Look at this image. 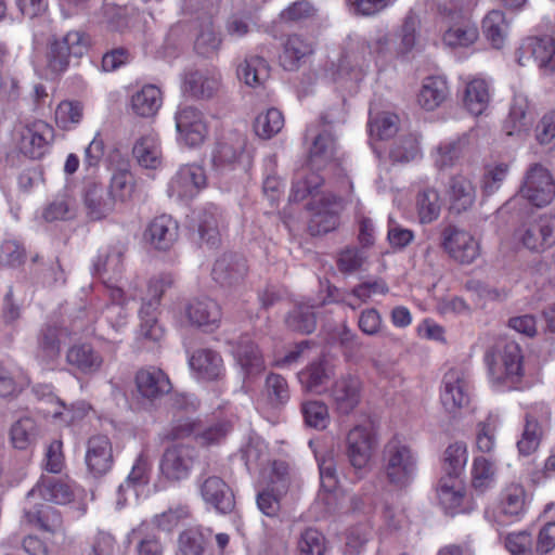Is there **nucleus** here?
Returning <instances> with one entry per match:
<instances>
[{"instance_id": "obj_16", "label": "nucleus", "mask_w": 555, "mask_h": 555, "mask_svg": "<svg viewBox=\"0 0 555 555\" xmlns=\"http://www.w3.org/2000/svg\"><path fill=\"white\" fill-rule=\"evenodd\" d=\"M441 402L452 413L469 402L468 379L461 369H450L443 376Z\"/></svg>"}, {"instance_id": "obj_4", "label": "nucleus", "mask_w": 555, "mask_h": 555, "mask_svg": "<svg viewBox=\"0 0 555 555\" xmlns=\"http://www.w3.org/2000/svg\"><path fill=\"white\" fill-rule=\"evenodd\" d=\"M308 209L311 211L308 223L311 235L325 234L337 228L343 199L331 193H322L308 204Z\"/></svg>"}, {"instance_id": "obj_12", "label": "nucleus", "mask_w": 555, "mask_h": 555, "mask_svg": "<svg viewBox=\"0 0 555 555\" xmlns=\"http://www.w3.org/2000/svg\"><path fill=\"white\" fill-rule=\"evenodd\" d=\"M328 391L335 411L348 415L361 401L362 383L356 375H341L332 384Z\"/></svg>"}, {"instance_id": "obj_57", "label": "nucleus", "mask_w": 555, "mask_h": 555, "mask_svg": "<svg viewBox=\"0 0 555 555\" xmlns=\"http://www.w3.org/2000/svg\"><path fill=\"white\" fill-rule=\"evenodd\" d=\"M83 105L78 101L64 100L55 109V122L63 130H72L82 119Z\"/></svg>"}, {"instance_id": "obj_17", "label": "nucleus", "mask_w": 555, "mask_h": 555, "mask_svg": "<svg viewBox=\"0 0 555 555\" xmlns=\"http://www.w3.org/2000/svg\"><path fill=\"white\" fill-rule=\"evenodd\" d=\"M143 237L152 248L167 251L178 241L179 224L171 216L163 214L147 224Z\"/></svg>"}, {"instance_id": "obj_61", "label": "nucleus", "mask_w": 555, "mask_h": 555, "mask_svg": "<svg viewBox=\"0 0 555 555\" xmlns=\"http://www.w3.org/2000/svg\"><path fill=\"white\" fill-rule=\"evenodd\" d=\"M24 380L25 377L18 367L0 363V398L16 395Z\"/></svg>"}, {"instance_id": "obj_53", "label": "nucleus", "mask_w": 555, "mask_h": 555, "mask_svg": "<svg viewBox=\"0 0 555 555\" xmlns=\"http://www.w3.org/2000/svg\"><path fill=\"white\" fill-rule=\"evenodd\" d=\"M301 414L308 427L323 430L330 424L328 406L320 400H307L301 403Z\"/></svg>"}, {"instance_id": "obj_30", "label": "nucleus", "mask_w": 555, "mask_h": 555, "mask_svg": "<svg viewBox=\"0 0 555 555\" xmlns=\"http://www.w3.org/2000/svg\"><path fill=\"white\" fill-rule=\"evenodd\" d=\"M37 496L42 498L47 502L55 504H67L74 499L72 487L54 478L38 482L26 495V503L31 504Z\"/></svg>"}, {"instance_id": "obj_45", "label": "nucleus", "mask_w": 555, "mask_h": 555, "mask_svg": "<svg viewBox=\"0 0 555 555\" xmlns=\"http://www.w3.org/2000/svg\"><path fill=\"white\" fill-rule=\"evenodd\" d=\"M126 246L121 243L109 246L106 250L100 253L94 262V270L98 274H108L109 279L118 276L124 269L122 260Z\"/></svg>"}, {"instance_id": "obj_28", "label": "nucleus", "mask_w": 555, "mask_h": 555, "mask_svg": "<svg viewBox=\"0 0 555 555\" xmlns=\"http://www.w3.org/2000/svg\"><path fill=\"white\" fill-rule=\"evenodd\" d=\"M479 38L478 26L466 16H459L444 30L442 41L450 48H469Z\"/></svg>"}, {"instance_id": "obj_13", "label": "nucleus", "mask_w": 555, "mask_h": 555, "mask_svg": "<svg viewBox=\"0 0 555 555\" xmlns=\"http://www.w3.org/2000/svg\"><path fill=\"white\" fill-rule=\"evenodd\" d=\"M335 138L324 130L313 135L308 151L307 165L310 170H333L339 164Z\"/></svg>"}, {"instance_id": "obj_52", "label": "nucleus", "mask_w": 555, "mask_h": 555, "mask_svg": "<svg viewBox=\"0 0 555 555\" xmlns=\"http://www.w3.org/2000/svg\"><path fill=\"white\" fill-rule=\"evenodd\" d=\"M286 326L302 334H310L314 331L317 320L312 307L308 305H297L289 311L285 318Z\"/></svg>"}, {"instance_id": "obj_25", "label": "nucleus", "mask_w": 555, "mask_h": 555, "mask_svg": "<svg viewBox=\"0 0 555 555\" xmlns=\"http://www.w3.org/2000/svg\"><path fill=\"white\" fill-rule=\"evenodd\" d=\"M189 365L202 380H218L223 376L224 366L221 356L210 349H198L189 359Z\"/></svg>"}, {"instance_id": "obj_43", "label": "nucleus", "mask_w": 555, "mask_h": 555, "mask_svg": "<svg viewBox=\"0 0 555 555\" xmlns=\"http://www.w3.org/2000/svg\"><path fill=\"white\" fill-rule=\"evenodd\" d=\"M211 535L208 528L194 527L182 531L178 538L180 555H205L206 545Z\"/></svg>"}, {"instance_id": "obj_19", "label": "nucleus", "mask_w": 555, "mask_h": 555, "mask_svg": "<svg viewBox=\"0 0 555 555\" xmlns=\"http://www.w3.org/2000/svg\"><path fill=\"white\" fill-rule=\"evenodd\" d=\"M113 447L105 435H95L88 439L86 450V464L94 477L107 474L113 466Z\"/></svg>"}, {"instance_id": "obj_24", "label": "nucleus", "mask_w": 555, "mask_h": 555, "mask_svg": "<svg viewBox=\"0 0 555 555\" xmlns=\"http://www.w3.org/2000/svg\"><path fill=\"white\" fill-rule=\"evenodd\" d=\"M83 206L90 220H101L114 210L115 202L106 186L92 182L86 186Z\"/></svg>"}, {"instance_id": "obj_51", "label": "nucleus", "mask_w": 555, "mask_h": 555, "mask_svg": "<svg viewBox=\"0 0 555 555\" xmlns=\"http://www.w3.org/2000/svg\"><path fill=\"white\" fill-rule=\"evenodd\" d=\"M526 491L519 483H511L501 494V512L506 516L517 517L525 511Z\"/></svg>"}, {"instance_id": "obj_39", "label": "nucleus", "mask_w": 555, "mask_h": 555, "mask_svg": "<svg viewBox=\"0 0 555 555\" xmlns=\"http://www.w3.org/2000/svg\"><path fill=\"white\" fill-rule=\"evenodd\" d=\"M270 76L268 62L259 55H250L237 66V77L245 85L257 88L264 83Z\"/></svg>"}, {"instance_id": "obj_32", "label": "nucleus", "mask_w": 555, "mask_h": 555, "mask_svg": "<svg viewBox=\"0 0 555 555\" xmlns=\"http://www.w3.org/2000/svg\"><path fill=\"white\" fill-rule=\"evenodd\" d=\"M212 168L220 171H236L250 169V157L238 153L228 143H218L211 154Z\"/></svg>"}, {"instance_id": "obj_54", "label": "nucleus", "mask_w": 555, "mask_h": 555, "mask_svg": "<svg viewBox=\"0 0 555 555\" xmlns=\"http://www.w3.org/2000/svg\"><path fill=\"white\" fill-rule=\"evenodd\" d=\"M77 212L76 201L66 194L59 195L51 202L42 212L46 221L52 222L57 220H70L75 218Z\"/></svg>"}, {"instance_id": "obj_8", "label": "nucleus", "mask_w": 555, "mask_h": 555, "mask_svg": "<svg viewBox=\"0 0 555 555\" xmlns=\"http://www.w3.org/2000/svg\"><path fill=\"white\" fill-rule=\"evenodd\" d=\"M441 245L451 258L472 263L479 256V243L464 229L447 225L441 232Z\"/></svg>"}, {"instance_id": "obj_56", "label": "nucleus", "mask_w": 555, "mask_h": 555, "mask_svg": "<svg viewBox=\"0 0 555 555\" xmlns=\"http://www.w3.org/2000/svg\"><path fill=\"white\" fill-rule=\"evenodd\" d=\"M254 127L259 137L270 139L283 129L284 116L282 112L275 107L268 108L256 117Z\"/></svg>"}, {"instance_id": "obj_58", "label": "nucleus", "mask_w": 555, "mask_h": 555, "mask_svg": "<svg viewBox=\"0 0 555 555\" xmlns=\"http://www.w3.org/2000/svg\"><path fill=\"white\" fill-rule=\"evenodd\" d=\"M10 435L14 448L25 450L37 439L38 427L35 420L25 416L12 425Z\"/></svg>"}, {"instance_id": "obj_2", "label": "nucleus", "mask_w": 555, "mask_h": 555, "mask_svg": "<svg viewBox=\"0 0 555 555\" xmlns=\"http://www.w3.org/2000/svg\"><path fill=\"white\" fill-rule=\"evenodd\" d=\"M90 47L91 39L85 31L69 30L64 35H54L48 41V66L53 73H64L72 61L82 57Z\"/></svg>"}, {"instance_id": "obj_37", "label": "nucleus", "mask_w": 555, "mask_h": 555, "mask_svg": "<svg viewBox=\"0 0 555 555\" xmlns=\"http://www.w3.org/2000/svg\"><path fill=\"white\" fill-rule=\"evenodd\" d=\"M490 100V86L485 79L475 78L466 85L463 103L472 115H481L488 108Z\"/></svg>"}, {"instance_id": "obj_35", "label": "nucleus", "mask_w": 555, "mask_h": 555, "mask_svg": "<svg viewBox=\"0 0 555 555\" xmlns=\"http://www.w3.org/2000/svg\"><path fill=\"white\" fill-rule=\"evenodd\" d=\"M529 107L530 104L527 96L522 94L514 96L509 114L504 124V129L508 135H521L529 131L531 126Z\"/></svg>"}, {"instance_id": "obj_6", "label": "nucleus", "mask_w": 555, "mask_h": 555, "mask_svg": "<svg viewBox=\"0 0 555 555\" xmlns=\"http://www.w3.org/2000/svg\"><path fill=\"white\" fill-rule=\"evenodd\" d=\"M376 444L377 441L371 425H357L351 428L345 440V454L350 465L356 470L365 469Z\"/></svg>"}, {"instance_id": "obj_15", "label": "nucleus", "mask_w": 555, "mask_h": 555, "mask_svg": "<svg viewBox=\"0 0 555 555\" xmlns=\"http://www.w3.org/2000/svg\"><path fill=\"white\" fill-rule=\"evenodd\" d=\"M54 139V129L42 120H37L22 131L20 149L29 158L42 157Z\"/></svg>"}, {"instance_id": "obj_36", "label": "nucleus", "mask_w": 555, "mask_h": 555, "mask_svg": "<svg viewBox=\"0 0 555 555\" xmlns=\"http://www.w3.org/2000/svg\"><path fill=\"white\" fill-rule=\"evenodd\" d=\"M28 505L29 507L25 506L24 512L29 522L36 524L40 529L51 533L62 530V516L56 508L38 504L35 500Z\"/></svg>"}, {"instance_id": "obj_44", "label": "nucleus", "mask_w": 555, "mask_h": 555, "mask_svg": "<svg viewBox=\"0 0 555 555\" xmlns=\"http://www.w3.org/2000/svg\"><path fill=\"white\" fill-rule=\"evenodd\" d=\"M449 195L451 208L461 212L473 205L476 191L467 176H453L450 180Z\"/></svg>"}, {"instance_id": "obj_11", "label": "nucleus", "mask_w": 555, "mask_h": 555, "mask_svg": "<svg viewBox=\"0 0 555 555\" xmlns=\"http://www.w3.org/2000/svg\"><path fill=\"white\" fill-rule=\"evenodd\" d=\"M221 214L212 204L194 209L189 216V229L197 233L198 240L214 247L220 242Z\"/></svg>"}, {"instance_id": "obj_5", "label": "nucleus", "mask_w": 555, "mask_h": 555, "mask_svg": "<svg viewBox=\"0 0 555 555\" xmlns=\"http://www.w3.org/2000/svg\"><path fill=\"white\" fill-rule=\"evenodd\" d=\"M197 457L196 450L183 443H173L164 450L159 462L162 475L169 481L186 479Z\"/></svg>"}, {"instance_id": "obj_38", "label": "nucleus", "mask_w": 555, "mask_h": 555, "mask_svg": "<svg viewBox=\"0 0 555 555\" xmlns=\"http://www.w3.org/2000/svg\"><path fill=\"white\" fill-rule=\"evenodd\" d=\"M159 306L158 301L145 297L139 311L141 325L139 336L145 341L153 344L159 343L164 337V330L156 319V310Z\"/></svg>"}, {"instance_id": "obj_48", "label": "nucleus", "mask_w": 555, "mask_h": 555, "mask_svg": "<svg viewBox=\"0 0 555 555\" xmlns=\"http://www.w3.org/2000/svg\"><path fill=\"white\" fill-rule=\"evenodd\" d=\"M482 30L493 48H502L508 31L505 14L499 10L490 11L482 21Z\"/></svg>"}, {"instance_id": "obj_10", "label": "nucleus", "mask_w": 555, "mask_h": 555, "mask_svg": "<svg viewBox=\"0 0 555 555\" xmlns=\"http://www.w3.org/2000/svg\"><path fill=\"white\" fill-rule=\"evenodd\" d=\"M179 140L193 147L202 144L207 134V126L203 113L192 106H180L175 115Z\"/></svg>"}, {"instance_id": "obj_20", "label": "nucleus", "mask_w": 555, "mask_h": 555, "mask_svg": "<svg viewBox=\"0 0 555 555\" xmlns=\"http://www.w3.org/2000/svg\"><path fill=\"white\" fill-rule=\"evenodd\" d=\"M246 260L236 254H224L219 257L212 268V279L222 287L238 286L247 273Z\"/></svg>"}, {"instance_id": "obj_21", "label": "nucleus", "mask_w": 555, "mask_h": 555, "mask_svg": "<svg viewBox=\"0 0 555 555\" xmlns=\"http://www.w3.org/2000/svg\"><path fill=\"white\" fill-rule=\"evenodd\" d=\"M313 53L314 46L312 41L300 35L292 34L283 42L279 62L285 70L296 72Z\"/></svg>"}, {"instance_id": "obj_29", "label": "nucleus", "mask_w": 555, "mask_h": 555, "mask_svg": "<svg viewBox=\"0 0 555 555\" xmlns=\"http://www.w3.org/2000/svg\"><path fill=\"white\" fill-rule=\"evenodd\" d=\"M520 193L537 207L548 205L555 195V182L552 176H526Z\"/></svg>"}, {"instance_id": "obj_26", "label": "nucleus", "mask_w": 555, "mask_h": 555, "mask_svg": "<svg viewBox=\"0 0 555 555\" xmlns=\"http://www.w3.org/2000/svg\"><path fill=\"white\" fill-rule=\"evenodd\" d=\"M221 77L208 70H193L184 76L183 92L197 100L212 98L220 88Z\"/></svg>"}, {"instance_id": "obj_41", "label": "nucleus", "mask_w": 555, "mask_h": 555, "mask_svg": "<svg viewBox=\"0 0 555 555\" xmlns=\"http://www.w3.org/2000/svg\"><path fill=\"white\" fill-rule=\"evenodd\" d=\"M467 143L465 137L441 142L433 154L436 168L438 170L453 168L463 158Z\"/></svg>"}, {"instance_id": "obj_23", "label": "nucleus", "mask_w": 555, "mask_h": 555, "mask_svg": "<svg viewBox=\"0 0 555 555\" xmlns=\"http://www.w3.org/2000/svg\"><path fill=\"white\" fill-rule=\"evenodd\" d=\"M77 332L76 328L68 331L55 325H46L38 335L36 357L43 363L53 362L60 356L62 343Z\"/></svg>"}, {"instance_id": "obj_63", "label": "nucleus", "mask_w": 555, "mask_h": 555, "mask_svg": "<svg viewBox=\"0 0 555 555\" xmlns=\"http://www.w3.org/2000/svg\"><path fill=\"white\" fill-rule=\"evenodd\" d=\"M299 555H323L325 552V538L314 528L306 529L297 543Z\"/></svg>"}, {"instance_id": "obj_49", "label": "nucleus", "mask_w": 555, "mask_h": 555, "mask_svg": "<svg viewBox=\"0 0 555 555\" xmlns=\"http://www.w3.org/2000/svg\"><path fill=\"white\" fill-rule=\"evenodd\" d=\"M495 464L487 457L477 456L472 466V487L479 493L486 492L495 483Z\"/></svg>"}, {"instance_id": "obj_62", "label": "nucleus", "mask_w": 555, "mask_h": 555, "mask_svg": "<svg viewBox=\"0 0 555 555\" xmlns=\"http://www.w3.org/2000/svg\"><path fill=\"white\" fill-rule=\"evenodd\" d=\"M145 524H141L132 531L139 538L135 545L137 555H164L165 544L160 538L153 533H145Z\"/></svg>"}, {"instance_id": "obj_50", "label": "nucleus", "mask_w": 555, "mask_h": 555, "mask_svg": "<svg viewBox=\"0 0 555 555\" xmlns=\"http://www.w3.org/2000/svg\"><path fill=\"white\" fill-rule=\"evenodd\" d=\"M416 210L420 222L423 224L437 220L441 211L438 192L431 188L420 191L416 196Z\"/></svg>"}, {"instance_id": "obj_55", "label": "nucleus", "mask_w": 555, "mask_h": 555, "mask_svg": "<svg viewBox=\"0 0 555 555\" xmlns=\"http://www.w3.org/2000/svg\"><path fill=\"white\" fill-rule=\"evenodd\" d=\"M467 448L463 442L450 444L443 453V470L447 477L457 478L467 463Z\"/></svg>"}, {"instance_id": "obj_7", "label": "nucleus", "mask_w": 555, "mask_h": 555, "mask_svg": "<svg viewBox=\"0 0 555 555\" xmlns=\"http://www.w3.org/2000/svg\"><path fill=\"white\" fill-rule=\"evenodd\" d=\"M522 245L537 253H542L555 245V215L543 214L525 223L518 233Z\"/></svg>"}, {"instance_id": "obj_47", "label": "nucleus", "mask_w": 555, "mask_h": 555, "mask_svg": "<svg viewBox=\"0 0 555 555\" xmlns=\"http://www.w3.org/2000/svg\"><path fill=\"white\" fill-rule=\"evenodd\" d=\"M207 176H173L169 183V196L191 199L207 185Z\"/></svg>"}, {"instance_id": "obj_46", "label": "nucleus", "mask_w": 555, "mask_h": 555, "mask_svg": "<svg viewBox=\"0 0 555 555\" xmlns=\"http://www.w3.org/2000/svg\"><path fill=\"white\" fill-rule=\"evenodd\" d=\"M544 429L542 424L532 413H527L517 449L520 455L528 456L535 452L540 446Z\"/></svg>"}, {"instance_id": "obj_42", "label": "nucleus", "mask_w": 555, "mask_h": 555, "mask_svg": "<svg viewBox=\"0 0 555 555\" xmlns=\"http://www.w3.org/2000/svg\"><path fill=\"white\" fill-rule=\"evenodd\" d=\"M449 95L448 82L443 77H427L418 94V103L426 111L440 106Z\"/></svg>"}, {"instance_id": "obj_1", "label": "nucleus", "mask_w": 555, "mask_h": 555, "mask_svg": "<svg viewBox=\"0 0 555 555\" xmlns=\"http://www.w3.org/2000/svg\"><path fill=\"white\" fill-rule=\"evenodd\" d=\"M382 470L396 489H406L415 479L417 457L412 449L397 438L389 440L382 452Z\"/></svg>"}, {"instance_id": "obj_31", "label": "nucleus", "mask_w": 555, "mask_h": 555, "mask_svg": "<svg viewBox=\"0 0 555 555\" xmlns=\"http://www.w3.org/2000/svg\"><path fill=\"white\" fill-rule=\"evenodd\" d=\"M67 363L83 374L99 372L103 364V358L89 344H77L72 346L66 353Z\"/></svg>"}, {"instance_id": "obj_34", "label": "nucleus", "mask_w": 555, "mask_h": 555, "mask_svg": "<svg viewBox=\"0 0 555 555\" xmlns=\"http://www.w3.org/2000/svg\"><path fill=\"white\" fill-rule=\"evenodd\" d=\"M132 153L138 164L146 170L163 169V154L157 138L153 134L141 137L133 145Z\"/></svg>"}, {"instance_id": "obj_18", "label": "nucleus", "mask_w": 555, "mask_h": 555, "mask_svg": "<svg viewBox=\"0 0 555 555\" xmlns=\"http://www.w3.org/2000/svg\"><path fill=\"white\" fill-rule=\"evenodd\" d=\"M234 357L243 372L244 384L258 377L266 369L258 346L245 334L235 341Z\"/></svg>"}, {"instance_id": "obj_9", "label": "nucleus", "mask_w": 555, "mask_h": 555, "mask_svg": "<svg viewBox=\"0 0 555 555\" xmlns=\"http://www.w3.org/2000/svg\"><path fill=\"white\" fill-rule=\"evenodd\" d=\"M201 495L218 513H231L235 506L234 494L222 478L203 472L197 477Z\"/></svg>"}, {"instance_id": "obj_40", "label": "nucleus", "mask_w": 555, "mask_h": 555, "mask_svg": "<svg viewBox=\"0 0 555 555\" xmlns=\"http://www.w3.org/2000/svg\"><path fill=\"white\" fill-rule=\"evenodd\" d=\"M163 104L162 90L155 85H145L131 96V107L141 117L154 116Z\"/></svg>"}, {"instance_id": "obj_33", "label": "nucleus", "mask_w": 555, "mask_h": 555, "mask_svg": "<svg viewBox=\"0 0 555 555\" xmlns=\"http://www.w3.org/2000/svg\"><path fill=\"white\" fill-rule=\"evenodd\" d=\"M333 375L334 366L322 359L299 372L298 378L305 390L320 395L325 390V385Z\"/></svg>"}, {"instance_id": "obj_22", "label": "nucleus", "mask_w": 555, "mask_h": 555, "mask_svg": "<svg viewBox=\"0 0 555 555\" xmlns=\"http://www.w3.org/2000/svg\"><path fill=\"white\" fill-rule=\"evenodd\" d=\"M135 385L139 393L151 401L162 398L172 388L167 374L155 366H149L138 371Z\"/></svg>"}, {"instance_id": "obj_14", "label": "nucleus", "mask_w": 555, "mask_h": 555, "mask_svg": "<svg viewBox=\"0 0 555 555\" xmlns=\"http://www.w3.org/2000/svg\"><path fill=\"white\" fill-rule=\"evenodd\" d=\"M533 60L540 68L555 72V42L550 37L528 38L517 51V62L525 66Z\"/></svg>"}, {"instance_id": "obj_59", "label": "nucleus", "mask_w": 555, "mask_h": 555, "mask_svg": "<svg viewBox=\"0 0 555 555\" xmlns=\"http://www.w3.org/2000/svg\"><path fill=\"white\" fill-rule=\"evenodd\" d=\"M438 498L446 509H454L462 503L464 493L456 478L442 477L438 485Z\"/></svg>"}, {"instance_id": "obj_64", "label": "nucleus", "mask_w": 555, "mask_h": 555, "mask_svg": "<svg viewBox=\"0 0 555 555\" xmlns=\"http://www.w3.org/2000/svg\"><path fill=\"white\" fill-rule=\"evenodd\" d=\"M88 555H120L116 538L108 531L98 530L90 540Z\"/></svg>"}, {"instance_id": "obj_27", "label": "nucleus", "mask_w": 555, "mask_h": 555, "mask_svg": "<svg viewBox=\"0 0 555 555\" xmlns=\"http://www.w3.org/2000/svg\"><path fill=\"white\" fill-rule=\"evenodd\" d=\"M185 315L197 327L217 326L221 319L219 305L209 297H195L185 306Z\"/></svg>"}, {"instance_id": "obj_3", "label": "nucleus", "mask_w": 555, "mask_h": 555, "mask_svg": "<svg viewBox=\"0 0 555 555\" xmlns=\"http://www.w3.org/2000/svg\"><path fill=\"white\" fill-rule=\"evenodd\" d=\"M522 358L518 343L514 340L499 343L485 357L491 379L498 384L517 383L522 375Z\"/></svg>"}, {"instance_id": "obj_60", "label": "nucleus", "mask_w": 555, "mask_h": 555, "mask_svg": "<svg viewBox=\"0 0 555 555\" xmlns=\"http://www.w3.org/2000/svg\"><path fill=\"white\" fill-rule=\"evenodd\" d=\"M420 154V139L416 134L410 133L400 138L389 152L393 163H409Z\"/></svg>"}]
</instances>
